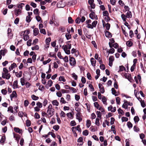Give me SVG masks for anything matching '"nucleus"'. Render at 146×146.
Returning a JSON list of instances; mask_svg holds the SVG:
<instances>
[{
  "label": "nucleus",
  "mask_w": 146,
  "mask_h": 146,
  "mask_svg": "<svg viewBox=\"0 0 146 146\" xmlns=\"http://www.w3.org/2000/svg\"><path fill=\"white\" fill-rule=\"evenodd\" d=\"M94 105L95 108L97 109H98L100 105L98 104V102H96L94 103Z\"/></svg>",
  "instance_id": "58"
},
{
  "label": "nucleus",
  "mask_w": 146,
  "mask_h": 146,
  "mask_svg": "<svg viewBox=\"0 0 146 146\" xmlns=\"http://www.w3.org/2000/svg\"><path fill=\"white\" fill-rule=\"evenodd\" d=\"M8 111H10L12 113H13V107L12 106H10L8 108Z\"/></svg>",
  "instance_id": "53"
},
{
  "label": "nucleus",
  "mask_w": 146,
  "mask_h": 146,
  "mask_svg": "<svg viewBox=\"0 0 146 146\" xmlns=\"http://www.w3.org/2000/svg\"><path fill=\"white\" fill-rule=\"evenodd\" d=\"M107 101V99L106 97L105 96H103L102 98V102L103 103L106 105H107V103L106 102Z\"/></svg>",
  "instance_id": "19"
},
{
  "label": "nucleus",
  "mask_w": 146,
  "mask_h": 146,
  "mask_svg": "<svg viewBox=\"0 0 146 146\" xmlns=\"http://www.w3.org/2000/svg\"><path fill=\"white\" fill-rule=\"evenodd\" d=\"M21 13V10L20 9H16L15 10V15L18 16L19 15H20Z\"/></svg>",
  "instance_id": "9"
},
{
  "label": "nucleus",
  "mask_w": 146,
  "mask_h": 146,
  "mask_svg": "<svg viewBox=\"0 0 146 146\" xmlns=\"http://www.w3.org/2000/svg\"><path fill=\"white\" fill-rule=\"evenodd\" d=\"M91 11L92 12V13L90 14V17L91 19H93L95 18V13L92 11V10H91Z\"/></svg>",
  "instance_id": "15"
},
{
  "label": "nucleus",
  "mask_w": 146,
  "mask_h": 146,
  "mask_svg": "<svg viewBox=\"0 0 146 146\" xmlns=\"http://www.w3.org/2000/svg\"><path fill=\"white\" fill-rule=\"evenodd\" d=\"M98 22L97 21H93L92 23V26L94 27H96V25L97 24Z\"/></svg>",
  "instance_id": "63"
},
{
  "label": "nucleus",
  "mask_w": 146,
  "mask_h": 146,
  "mask_svg": "<svg viewBox=\"0 0 146 146\" xmlns=\"http://www.w3.org/2000/svg\"><path fill=\"white\" fill-rule=\"evenodd\" d=\"M96 124L98 126L100 125V123L99 122V119L98 118H97L96 119L95 121Z\"/></svg>",
  "instance_id": "40"
},
{
  "label": "nucleus",
  "mask_w": 146,
  "mask_h": 146,
  "mask_svg": "<svg viewBox=\"0 0 146 146\" xmlns=\"http://www.w3.org/2000/svg\"><path fill=\"white\" fill-rule=\"evenodd\" d=\"M33 12L35 14L39 15L38 9H35L34 10Z\"/></svg>",
  "instance_id": "60"
},
{
  "label": "nucleus",
  "mask_w": 146,
  "mask_h": 146,
  "mask_svg": "<svg viewBox=\"0 0 146 146\" xmlns=\"http://www.w3.org/2000/svg\"><path fill=\"white\" fill-rule=\"evenodd\" d=\"M126 17L127 18H131L132 16V14L131 12L128 10V11L127 13L126 14Z\"/></svg>",
  "instance_id": "12"
},
{
  "label": "nucleus",
  "mask_w": 146,
  "mask_h": 146,
  "mask_svg": "<svg viewBox=\"0 0 146 146\" xmlns=\"http://www.w3.org/2000/svg\"><path fill=\"white\" fill-rule=\"evenodd\" d=\"M75 129L78 131L80 132H81V129L80 128V125H78L76 127H75Z\"/></svg>",
  "instance_id": "44"
},
{
  "label": "nucleus",
  "mask_w": 146,
  "mask_h": 146,
  "mask_svg": "<svg viewBox=\"0 0 146 146\" xmlns=\"http://www.w3.org/2000/svg\"><path fill=\"white\" fill-rule=\"evenodd\" d=\"M62 48L63 49L65 53L67 54H70V51L69 50H68L66 46H63Z\"/></svg>",
  "instance_id": "5"
},
{
  "label": "nucleus",
  "mask_w": 146,
  "mask_h": 146,
  "mask_svg": "<svg viewBox=\"0 0 146 146\" xmlns=\"http://www.w3.org/2000/svg\"><path fill=\"white\" fill-rule=\"evenodd\" d=\"M33 34L35 36H36L38 34L39 31L37 28H35L33 30Z\"/></svg>",
  "instance_id": "13"
},
{
  "label": "nucleus",
  "mask_w": 146,
  "mask_h": 146,
  "mask_svg": "<svg viewBox=\"0 0 146 146\" xmlns=\"http://www.w3.org/2000/svg\"><path fill=\"white\" fill-rule=\"evenodd\" d=\"M59 80L60 81H63V82L66 81V80L64 78V76H60L59 78Z\"/></svg>",
  "instance_id": "41"
},
{
  "label": "nucleus",
  "mask_w": 146,
  "mask_h": 146,
  "mask_svg": "<svg viewBox=\"0 0 146 146\" xmlns=\"http://www.w3.org/2000/svg\"><path fill=\"white\" fill-rule=\"evenodd\" d=\"M69 61L70 64L71 66H74L76 63V61L74 57H71L69 59Z\"/></svg>",
  "instance_id": "2"
},
{
  "label": "nucleus",
  "mask_w": 146,
  "mask_h": 146,
  "mask_svg": "<svg viewBox=\"0 0 146 146\" xmlns=\"http://www.w3.org/2000/svg\"><path fill=\"white\" fill-rule=\"evenodd\" d=\"M104 26L106 27V29L107 30H109L110 29V25L109 23H108L106 24V25Z\"/></svg>",
  "instance_id": "43"
},
{
  "label": "nucleus",
  "mask_w": 146,
  "mask_h": 146,
  "mask_svg": "<svg viewBox=\"0 0 146 146\" xmlns=\"http://www.w3.org/2000/svg\"><path fill=\"white\" fill-rule=\"evenodd\" d=\"M96 114L97 115V117L100 118L101 117L102 114L101 112L100 111H97L96 112Z\"/></svg>",
  "instance_id": "51"
},
{
  "label": "nucleus",
  "mask_w": 146,
  "mask_h": 146,
  "mask_svg": "<svg viewBox=\"0 0 146 146\" xmlns=\"http://www.w3.org/2000/svg\"><path fill=\"white\" fill-rule=\"evenodd\" d=\"M128 119L125 117H122L121 118V120L122 122L127 121H128Z\"/></svg>",
  "instance_id": "46"
},
{
  "label": "nucleus",
  "mask_w": 146,
  "mask_h": 146,
  "mask_svg": "<svg viewBox=\"0 0 146 146\" xmlns=\"http://www.w3.org/2000/svg\"><path fill=\"white\" fill-rule=\"evenodd\" d=\"M5 140V137L4 136L2 137L1 139L0 140V142L1 143H3Z\"/></svg>",
  "instance_id": "52"
},
{
  "label": "nucleus",
  "mask_w": 146,
  "mask_h": 146,
  "mask_svg": "<svg viewBox=\"0 0 146 146\" xmlns=\"http://www.w3.org/2000/svg\"><path fill=\"white\" fill-rule=\"evenodd\" d=\"M72 77L74 78L75 80H77L78 78V76L74 73H73L72 74Z\"/></svg>",
  "instance_id": "56"
},
{
  "label": "nucleus",
  "mask_w": 146,
  "mask_h": 146,
  "mask_svg": "<svg viewBox=\"0 0 146 146\" xmlns=\"http://www.w3.org/2000/svg\"><path fill=\"white\" fill-rule=\"evenodd\" d=\"M65 37L67 40H69L71 38V36L70 35L66 33L65 35Z\"/></svg>",
  "instance_id": "38"
},
{
  "label": "nucleus",
  "mask_w": 146,
  "mask_h": 146,
  "mask_svg": "<svg viewBox=\"0 0 146 146\" xmlns=\"http://www.w3.org/2000/svg\"><path fill=\"white\" fill-rule=\"evenodd\" d=\"M17 66L16 64L14 63L12 64L11 66L9 68V70L10 71L13 70L14 68H15Z\"/></svg>",
  "instance_id": "14"
},
{
  "label": "nucleus",
  "mask_w": 146,
  "mask_h": 146,
  "mask_svg": "<svg viewBox=\"0 0 146 146\" xmlns=\"http://www.w3.org/2000/svg\"><path fill=\"white\" fill-rule=\"evenodd\" d=\"M111 90L112 93L113 95H114L115 96H118V94H116V92L114 88H112L111 89Z\"/></svg>",
  "instance_id": "22"
},
{
  "label": "nucleus",
  "mask_w": 146,
  "mask_h": 146,
  "mask_svg": "<svg viewBox=\"0 0 146 146\" xmlns=\"http://www.w3.org/2000/svg\"><path fill=\"white\" fill-rule=\"evenodd\" d=\"M51 38L50 37L46 39V45H49V43L51 41Z\"/></svg>",
  "instance_id": "31"
},
{
  "label": "nucleus",
  "mask_w": 146,
  "mask_h": 146,
  "mask_svg": "<svg viewBox=\"0 0 146 146\" xmlns=\"http://www.w3.org/2000/svg\"><path fill=\"white\" fill-rule=\"evenodd\" d=\"M54 108H51L48 109L47 113L48 115H50V117H51L54 115Z\"/></svg>",
  "instance_id": "1"
},
{
  "label": "nucleus",
  "mask_w": 146,
  "mask_h": 146,
  "mask_svg": "<svg viewBox=\"0 0 146 146\" xmlns=\"http://www.w3.org/2000/svg\"><path fill=\"white\" fill-rule=\"evenodd\" d=\"M18 86L17 81L15 80L13 82V86L14 88H17Z\"/></svg>",
  "instance_id": "24"
},
{
  "label": "nucleus",
  "mask_w": 146,
  "mask_h": 146,
  "mask_svg": "<svg viewBox=\"0 0 146 146\" xmlns=\"http://www.w3.org/2000/svg\"><path fill=\"white\" fill-rule=\"evenodd\" d=\"M139 120V118L138 116H135L134 118V120L135 123H137Z\"/></svg>",
  "instance_id": "25"
},
{
  "label": "nucleus",
  "mask_w": 146,
  "mask_h": 146,
  "mask_svg": "<svg viewBox=\"0 0 146 146\" xmlns=\"http://www.w3.org/2000/svg\"><path fill=\"white\" fill-rule=\"evenodd\" d=\"M29 71L31 74H35L36 72V69L35 67L34 66L30 67L29 69Z\"/></svg>",
  "instance_id": "3"
},
{
  "label": "nucleus",
  "mask_w": 146,
  "mask_h": 146,
  "mask_svg": "<svg viewBox=\"0 0 146 146\" xmlns=\"http://www.w3.org/2000/svg\"><path fill=\"white\" fill-rule=\"evenodd\" d=\"M14 137L15 138V139L18 142H19L20 139V137L18 135H14Z\"/></svg>",
  "instance_id": "55"
},
{
  "label": "nucleus",
  "mask_w": 146,
  "mask_h": 146,
  "mask_svg": "<svg viewBox=\"0 0 146 146\" xmlns=\"http://www.w3.org/2000/svg\"><path fill=\"white\" fill-rule=\"evenodd\" d=\"M24 5H25V4L24 3H21L20 4H19L18 5L17 7L21 9H22L23 6H24Z\"/></svg>",
  "instance_id": "49"
},
{
  "label": "nucleus",
  "mask_w": 146,
  "mask_h": 146,
  "mask_svg": "<svg viewBox=\"0 0 146 146\" xmlns=\"http://www.w3.org/2000/svg\"><path fill=\"white\" fill-rule=\"evenodd\" d=\"M133 129L135 131L137 132L139 131L140 130L136 126H135L134 127Z\"/></svg>",
  "instance_id": "39"
},
{
  "label": "nucleus",
  "mask_w": 146,
  "mask_h": 146,
  "mask_svg": "<svg viewBox=\"0 0 146 146\" xmlns=\"http://www.w3.org/2000/svg\"><path fill=\"white\" fill-rule=\"evenodd\" d=\"M52 103L53 105L58 106L59 105V103L56 100H53L52 101Z\"/></svg>",
  "instance_id": "20"
},
{
  "label": "nucleus",
  "mask_w": 146,
  "mask_h": 146,
  "mask_svg": "<svg viewBox=\"0 0 146 146\" xmlns=\"http://www.w3.org/2000/svg\"><path fill=\"white\" fill-rule=\"evenodd\" d=\"M118 111L119 114H121L122 115H123L124 114V112L123 111V110L120 108H119L118 110Z\"/></svg>",
  "instance_id": "59"
},
{
  "label": "nucleus",
  "mask_w": 146,
  "mask_h": 146,
  "mask_svg": "<svg viewBox=\"0 0 146 146\" xmlns=\"http://www.w3.org/2000/svg\"><path fill=\"white\" fill-rule=\"evenodd\" d=\"M52 81L51 80H50L48 81L47 84L49 87H50L52 86Z\"/></svg>",
  "instance_id": "61"
},
{
  "label": "nucleus",
  "mask_w": 146,
  "mask_h": 146,
  "mask_svg": "<svg viewBox=\"0 0 146 146\" xmlns=\"http://www.w3.org/2000/svg\"><path fill=\"white\" fill-rule=\"evenodd\" d=\"M14 130L17 133H19L20 134L22 132V130L20 129L18 127H14Z\"/></svg>",
  "instance_id": "17"
},
{
  "label": "nucleus",
  "mask_w": 146,
  "mask_h": 146,
  "mask_svg": "<svg viewBox=\"0 0 146 146\" xmlns=\"http://www.w3.org/2000/svg\"><path fill=\"white\" fill-rule=\"evenodd\" d=\"M1 92L3 94L5 95L7 94V91L5 89H3L1 90Z\"/></svg>",
  "instance_id": "62"
},
{
  "label": "nucleus",
  "mask_w": 146,
  "mask_h": 146,
  "mask_svg": "<svg viewBox=\"0 0 146 146\" xmlns=\"http://www.w3.org/2000/svg\"><path fill=\"white\" fill-rule=\"evenodd\" d=\"M114 51L115 49L113 48H111L110 50L108 51L107 50V52H108L109 54H113L114 53Z\"/></svg>",
  "instance_id": "33"
},
{
  "label": "nucleus",
  "mask_w": 146,
  "mask_h": 146,
  "mask_svg": "<svg viewBox=\"0 0 146 146\" xmlns=\"http://www.w3.org/2000/svg\"><path fill=\"white\" fill-rule=\"evenodd\" d=\"M31 121L30 120L27 119L26 121V125L27 127H29L31 126Z\"/></svg>",
  "instance_id": "37"
},
{
  "label": "nucleus",
  "mask_w": 146,
  "mask_h": 146,
  "mask_svg": "<svg viewBox=\"0 0 146 146\" xmlns=\"http://www.w3.org/2000/svg\"><path fill=\"white\" fill-rule=\"evenodd\" d=\"M119 69L118 71V72L123 71L124 70H126L125 68L123 66H119Z\"/></svg>",
  "instance_id": "23"
},
{
  "label": "nucleus",
  "mask_w": 146,
  "mask_h": 146,
  "mask_svg": "<svg viewBox=\"0 0 146 146\" xmlns=\"http://www.w3.org/2000/svg\"><path fill=\"white\" fill-rule=\"evenodd\" d=\"M67 116L70 119H72L73 118V116L72 114L71 113H69L66 114Z\"/></svg>",
  "instance_id": "35"
},
{
  "label": "nucleus",
  "mask_w": 146,
  "mask_h": 146,
  "mask_svg": "<svg viewBox=\"0 0 146 146\" xmlns=\"http://www.w3.org/2000/svg\"><path fill=\"white\" fill-rule=\"evenodd\" d=\"M126 44L127 46L131 47L133 43L131 41H128L127 42Z\"/></svg>",
  "instance_id": "29"
},
{
  "label": "nucleus",
  "mask_w": 146,
  "mask_h": 146,
  "mask_svg": "<svg viewBox=\"0 0 146 146\" xmlns=\"http://www.w3.org/2000/svg\"><path fill=\"white\" fill-rule=\"evenodd\" d=\"M123 74L125 78L127 79L129 81H130V80H131V76L130 74L125 73H123Z\"/></svg>",
  "instance_id": "4"
},
{
  "label": "nucleus",
  "mask_w": 146,
  "mask_h": 146,
  "mask_svg": "<svg viewBox=\"0 0 146 146\" xmlns=\"http://www.w3.org/2000/svg\"><path fill=\"white\" fill-rule=\"evenodd\" d=\"M31 21V17L29 16V15L27 16L26 19V21L27 23H29Z\"/></svg>",
  "instance_id": "27"
},
{
  "label": "nucleus",
  "mask_w": 146,
  "mask_h": 146,
  "mask_svg": "<svg viewBox=\"0 0 146 146\" xmlns=\"http://www.w3.org/2000/svg\"><path fill=\"white\" fill-rule=\"evenodd\" d=\"M80 22L81 18L79 17H77L75 20V22L77 24H79Z\"/></svg>",
  "instance_id": "48"
},
{
  "label": "nucleus",
  "mask_w": 146,
  "mask_h": 146,
  "mask_svg": "<svg viewBox=\"0 0 146 146\" xmlns=\"http://www.w3.org/2000/svg\"><path fill=\"white\" fill-rule=\"evenodd\" d=\"M88 134V131L87 130H85L83 131V134L85 136L87 135Z\"/></svg>",
  "instance_id": "64"
},
{
  "label": "nucleus",
  "mask_w": 146,
  "mask_h": 146,
  "mask_svg": "<svg viewBox=\"0 0 146 146\" xmlns=\"http://www.w3.org/2000/svg\"><path fill=\"white\" fill-rule=\"evenodd\" d=\"M31 98L33 100H37L39 98L38 97L35 96L34 95H33L31 96Z\"/></svg>",
  "instance_id": "28"
},
{
  "label": "nucleus",
  "mask_w": 146,
  "mask_h": 146,
  "mask_svg": "<svg viewBox=\"0 0 146 146\" xmlns=\"http://www.w3.org/2000/svg\"><path fill=\"white\" fill-rule=\"evenodd\" d=\"M39 49V47L38 45H36L35 46L31 48V49L33 50H38Z\"/></svg>",
  "instance_id": "26"
},
{
  "label": "nucleus",
  "mask_w": 146,
  "mask_h": 146,
  "mask_svg": "<svg viewBox=\"0 0 146 146\" xmlns=\"http://www.w3.org/2000/svg\"><path fill=\"white\" fill-rule=\"evenodd\" d=\"M105 35L107 37L111 38L112 36L111 33L107 31L105 32Z\"/></svg>",
  "instance_id": "10"
},
{
  "label": "nucleus",
  "mask_w": 146,
  "mask_h": 146,
  "mask_svg": "<svg viewBox=\"0 0 146 146\" xmlns=\"http://www.w3.org/2000/svg\"><path fill=\"white\" fill-rule=\"evenodd\" d=\"M121 17L123 20V22H125L126 21V16L124 14H122L121 15Z\"/></svg>",
  "instance_id": "34"
},
{
  "label": "nucleus",
  "mask_w": 146,
  "mask_h": 146,
  "mask_svg": "<svg viewBox=\"0 0 146 146\" xmlns=\"http://www.w3.org/2000/svg\"><path fill=\"white\" fill-rule=\"evenodd\" d=\"M17 96V94L16 93V92L15 91H13L12 93L10 95V97L11 98V100H12V99L14 97H16Z\"/></svg>",
  "instance_id": "7"
},
{
  "label": "nucleus",
  "mask_w": 146,
  "mask_h": 146,
  "mask_svg": "<svg viewBox=\"0 0 146 146\" xmlns=\"http://www.w3.org/2000/svg\"><path fill=\"white\" fill-rule=\"evenodd\" d=\"M20 80V82L21 83V85L22 86H24L25 84V80L23 78H21Z\"/></svg>",
  "instance_id": "32"
},
{
  "label": "nucleus",
  "mask_w": 146,
  "mask_h": 146,
  "mask_svg": "<svg viewBox=\"0 0 146 146\" xmlns=\"http://www.w3.org/2000/svg\"><path fill=\"white\" fill-rule=\"evenodd\" d=\"M103 14L104 16H108L109 15V13L107 11H105L103 12Z\"/></svg>",
  "instance_id": "45"
},
{
  "label": "nucleus",
  "mask_w": 146,
  "mask_h": 146,
  "mask_svg": "<svg viewBox=\"0 0 146 146\" xmlns=\"http://www.w3.org/2000/svg\"><path fill=\"white\" fill-rule=\"evenodd\" d=\"M59 126L58 125H55L53 126V128L55 131H58L59 129Z\"/></svg>",
  "instance_id": "42"
},
{
  "label": "nucleus",
  "mask_w": 146,
  "mask_h": 146,
  "mask_svg": "<svg viewBox=\"0 0 146 146\" xmlns=\"http://www.w3.org/2000/svg\"><path fill=\"white\" fill-rule=\"evenodd\" d=\"M15 74L17 77H21L22 76V71H20L18 73L17 72H15Z\"/></svg>",
  "instance_id": "18"
},
{
  "label": "nucleus",
  "mask_w": 146,
  "mask_h": 146,
  "mask_svg": "<svg viewBox=\"0 0 146 146\" xmlns=\"http://www.w3.org/2000/svg\"><path fill=\"white\" fill-rule=\"evenodd\" d=\"M91 125V121L90 119H88L86 121V125L87 127L89 128Z\"/></svg>",
  "instance_id": "21"
},
{
  "label": "nucleus",
  "mask_w": 146,
  "mask_h": 146,
  "mask_svg": "<svg viewBox=\"0 0 146 146\" xmlns=\"http://www.w3.org/2000/svg\"><path fill=\"white\" fill-rule=\"evenodd\" d=\"M90 61L92 66H95L96 61L94 59V58H91Z\"/></svg>",
  "instance_id": "11"
},
{
  "label": "nucleus",
  "mask_w": 146,
  "mask_h": 146,
  "mask_svg": "<svg viewBox=\"0 0 146 146\" xmlns=\"http://www.w3.org/2000/svg\"><path fill=\"white\" fill-rule=\"evenodd\" d=\"M77 2L76 0H73L72 2H68V5L70 6L75 5L76 3Z\"/></svg>",
  "instance_id": "16"
},
{
  "label": "nucleus",
  "mask_w": 146,
  "mask_h": 146,
  "mask_svg": "<svg viewBox=\"0 0 146 146\" xmlns=\"http://www.w3.org/2000/svg\"><path fill=\"white\" fill-rule=\"evenodd\" d=\"M116 101L117 104L119 105L120 101V98L119 97H116Z\"/></svg>",
  "instance_id": "47"
},
{
  "label": "nucleus",
  "mask_w": 146,
  "mask_h": 146,
  "mask_svg": "<svg viewBox=\"0 0 146 146\" xmlns=\"http://www.w3.org/2000/svg\"><path fill=\"white\" fill-rule=\"evenodd\" d=\"M76 119L78 120L79 122H80L82 120V119L81 117L80 113L78 112L76 115Z\"/></svg>",
  "instance_id": "8"
},
{
  "label": "nucleus",
  "mask_w": 146,
  "mask_h": 146,
  "mask_svg": "<svg viewBox=\"0 0 146 146\" xmlns=\"http://www.w3.org/2000/svg\"><path fill=\"white\" fill-rule=\"evenodd\" d=\"M2 77L3 78H6L7 80L9 79L11 77L10 74L8 73L5 75L3 73H2Z\"/></svg>",
  "instance_id": "6"
},
{
  "label": "nucleus",
  "mask_w": 146,
  "mask_h": 146,
  "mask_svg": "<svg viewBox=\"0 0 146 146\" xmlns=\"http://www.w3.org/2000/svg\"><path fill=\"white\" fill-rule=\"evenodd\" d=\"M40 32L41 33H42L44 35H46V32L45 30L44 29H40Z\"/></svg>",
  "instance_id": "54"
},
{
  "label": "nucleus",
  "mask_w": 146,
  "mask_h": 146,
  "mask_svg": "<svg viewBox=\"0 0 146 146\" xmlns=\"http://www.w3.org/2000/svg\"><path fill=\"white\" fill-rule=\"evenodd\" d=\"M59 30L62 33L64 32L65 31V28L64 27L61 26L59 27Z\"/></svg>",
  "instance_id": "30"
},
{
  "label": "nucleus",
  "mask_w": 146,
  "mask_h": 146,
  "mask_svg": "<svg viewBox=\"0 0 146 146\" xmlns=\"http://www.w3.org/2000/svg\"><path fill=\"white\" fill-rule=\"evenodd\" d=\"M68 22L69 23H73L74 21L71 17H69L68 18Z\"/></svg>",
  "instance_id": "50"
},
{
  "label": "nucleus",
  "mask_w": 146,
  "mask_h": 146,
  "mask_svg": "<svg viewBox=\"0 0 146 146\" xmlns=\"http://www.w3.org/2000/svg\"><path fill=\"white\" fill-rule=\"evenodd\" d=\"M127 125L128 127L129 128H131L132 127L133 125L131 123L130 121H128L127 122Z\"/></svg>",
  "instance_id": "36"
},
{
  "label": "nucleus",
  "mask_w": 146,
  "mask_h": 146,
  "mask_svg": "<svg viewBox=\"0 0 146 146\" xmlns=\"http://www.w3.org/2000/svg\"><path fill=\"white\" fill-rule=\"evenodd\" d=\"M29 104V102L28 100H25L24 102V105L25 107H27Z\"/></svg>",
  "instance_id": "57"
}]
</instances>
